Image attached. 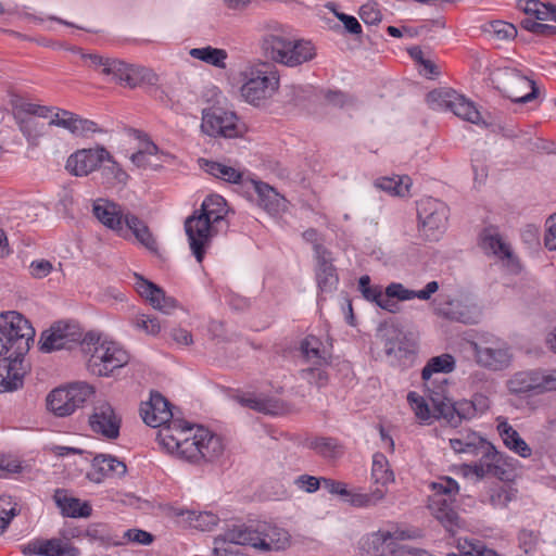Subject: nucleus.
I'll list each match as a JSON object with an SVG mask.
<instances>
[{
    "instance_id": "473e14b6",
    "label": "nucleus",
    "mask_w": 556,
    "mask_h": 556,
    "mask_svg": "<svg viewBox=\"0 0 556 556\" xmlns=\"http://www.w3.org/2000/svg\"><path fill=\"white\" fill-rule=\"evenodd\" d=\"M387 289L388 295L393 296L399 301H409L415 298L427 301L439 290V283L433 280L428 282L422 290L414 291L405 288L400 282H392L387 287Z\"/></svg>"
},
{
    "instance_id": "c03bdc74",
    "label": "nucleus",
    "mask_w": 556,
    "mask_h": 556,
    "mask_svg": "<svg viewBox=\"0 0 556 556\" xmlns=\"http://www.w3.org/2000/svg\"><path fill=\"white\" fill-rule=\"evenodd\" d=\"M493 344L489 346V369L503 370L509 366L511 355L506 344L500 342Z\"/></svg>"
},
{
    "instance_id": "774afa93",
    "label": "nucleus",
    "mask_w": 556,
    "mask_h": 556,
    "mask_svg": "<svg viewBox=\"0 0 556 556\" xmlns=\"http://www.w3.org/2000/svg\"><path fill=\"white\" fill-rule=\"evenodd\" d=\"M392 556H433L422 548H417L407 544H401L397 551L392 553Z\"/></svg>"
},
{
    "instance_id": "5701e85b",
    "label": "nucleus",
    "mask_w": 556,
    "mask_h": 556,
    "mask_svg": "<svg viewBox=\"0 0 556 556\" xmlns=\"http://www.w3.org/2000/svg\"><path fill=\"white\" fill-rule=\"evenodd\" d=\"M135 288L153 308L164 314H170L178 306L174 298L166 295L163 289L141 276H136Z\"/></svg>"
},
{
    "instance_id": "4d7b16f0",
    "label": "nucleus",
    "mask_w": 556,
    "mask_h": 556,
    "mask_svg": "<svg viewBox=\"0 0 556 556\" xmlns=\"http://www.w3.org/2000/svg\"><path fill=\"white\" fill-rule=\"evenodd\" d=\"M482 317V309L476 304L460 305L454 318L464 324H476Z\"/></svg>"
},
{
    "instance_id": "79ce46f5",
    "label": "nucleus",
    "mask_w": 556,
    "mask_h": 556,
    "mask_svg": "<svg viewBox=\"0 0 556 556\" xmlns=\"http://www.w3.org/2000/svg\"><path fill=\"white\" fill-rule=\"evenodd\" d=\"M241 403L247 407L268 415H277L282 410V405L278 400L265 396H245L241 399Z\"/></svg>"
},
{
    "instance_id": "f8f14e48",
    "label": "nucleus",
    "mask_w": 556,
    "mask_h": 556,
    "mask_svg": "<svg viewBox=\"0 0 556 556\" xmlns=\"http://www.w3.org/2000/svg\"><path fill=\"white\" fill-rule=\"evenodd\" d=\"M431 485L434 493L429 500V509L446 530L453 531L457 526L458 516L452 507V496L458 493V483L445 477Z\"/></svg>"
},
{
    "instance_id": "69168bd1",
    "label": "nucleus",
    "mask_w": 556,
    "mask_h": 556,
    "mask_svg": "<svg viewBox=\"0 0 556 556\" xmlns=\"http://www.w3.org/2000/svg\"><path fill=\"white\" fill-rule=\"evenodd\" d=\"M321 486L333 495H340L343 498L345 497V494H348V484L342 481H337L329 478H321Z\"/></svg>"
},
{
    "instance_id": "0e129e2a",
    "label": "nucleus",
    "mask_w": 556,
    "mask_h": 556,
    "mask_svg": "<svg viewBox=\"0 0 556 556\" xmlns=\"http://www.w3.org/2000/svg\"><path fill=\"white\" fill-rule=\"evenodd\" d=\"M52 268V263L47 260H35L29 265L30 275L37 279L47 277Z\"/></svg>"
},
{
    "instance_id": "2f4dec72",
    "label": "nucleus",
    "mask_w": 556,
    "mask_h": 556,
    "mask_svg": "<svg viewBox=\"0 0 556 556\" xmlns=\"http://www.w3.org/2000/svg\"><path fill=\"white\" fill-rule=\"evenodd\" d=\"M54 500L64 516L72 518H86L91 515L92 509L87 502H81L79 498L67 496L64 491H55Z\"/></svg>"
},
{
    "instance_id": "f3484780",
    "label": "nucleus",
    "mask_w": 556,
    "mask_h": 556,
    "mask_svg": "<svg viewBox=\"0 0 556 556\" xmlns=\"http://www.w3.org/2000/svg\"><path fill=\"white\" fill-rule=\"evenodd\" d=\"M83 331L78 324L72 321L55 323L40 337V350L46 353L62 349H72L80 342Z\"/></svg>"
},
{
    "instance_id": "ddd939ff",
    "label": "nucleus",
    "mask_w": 556,
    "mask_h": 556,
    "mask_svg": "<svg viewBox=\"0 0 556 556\" xmlns=\"http://www.w3.org/2000/svg\"><path fill=\"white\" fill-rule=\"evenodd\" d=\"M93 393V388L85 382H77L52 390L47 396V408L56 417L72 415Z\"/></svg>"
},
{
    "instance_id": "e2e57ef3",
    "label": "nucleus",
    "mask_w": 556,
    "mask_h": 556,
    "mask_svg": "<svg viewBox=\"0 0 556 556\" xmlns=\"http://www.w3.org/2000/svg\"><path fill=\"white\" fill-rule=\"evenodd\" d=\"M294 484L302 491L314 493L321 486V478L319 479L309 475H301L294 480Z\"/></svg>"
},
{
    "instance_id": "a878e982",
    "label": "nucleus",
    "mask_w": 556,
    "mask_h": 556,
    "mask_svg": "<svg viewBox=\"0 0 556 556\" xmlns=\"http://www.w3.org/2000/svg\"><path fill=\"white\" fill-rule=\"evenodd\" d=\"M126 465L111 455L100 454L92 460L91 470L87 478L94 483H101L109 476L122 477L126 473Z\"/></svg>"
},
{
    "instance_id": "3c124183",
    "label": "nucleus",
    "mask_w": 556,
    "mask_h": 556,
    "mask_svg": "<svg viewBox=\"0 0 556 556\" xmlns=\"http://www.w3.org/2000/svg\"><path fill=\"white\" fill-rule=\"evenodd\" d=\"M132 326L150 336H156L160 333L162 326L156 317H152L146 314H138L132 319Z\"/></svg>"
},
{
    "instance_id": "a19ab883",
    "label": "nucleus",
    "mask_w": 556,
    "mask_h": 556,
    "mask_svg": "<svg viewBox=\"0 0 556 556\" xmlns=\"http://www.w3.org/2000/svg\"><path fill=\"white\" fill-rule=\"evenodd\" d=\"M536 370L520 371L508 381V388L513 393L533 392L536 394Z\"/></svg>"
},
{
    "instance_id": "4468645a",
    "label": "nucleus",
    "mask_w": 556,
    "mask_h": 556,
    "mask_svg": "<svg viewBox=\"0 0 556 556\" xmlns=\"http://www.w3.org/2000/svg\"><path fill=\"white\" fill-rule=\"evenodd\" d=\"M201 128L211 137L237 138L243 134L237 114L217 106L203 110Z\"/></svg>"
},
{
    "instance_id": "a18cd8bd",
    "label": "nucleus",
    "mask_w": 556,
    "mask_h": 556,
    "mask_svg": "<svg viewBox=\"0 0 556 556\" xmlns=\"http://www.w3.org/2000/svg\"><path fill=\"white\" fill-rule=\"evenodd\" d=\"M15 121L18 125V129L28 142H35L45 132V125L39 123L34 116H25Z\"/></svg>"
},
{
    "instance_id": "b1692460",
    "label": "nucleus",
    "mask_w": 556,
    "mask_h": 556,
    "mask_svg": "<svg viewBox=\"0 0 556 556\" xmlns=\"http://www.w3.org/2000/svg\"><path fill=\"white\" fill-rule=\"evenodd\" d=\"M519 468V462L506 453L500 452L489 442V475L497 477L502 482L513 481Z\"/></svg>"
},
{
    "instance_id": "37998d69",
    "label": "nucleus",
    "mask_w": 556,
    "mask_h": 556,
    "mask_svg": "<svg viewBox=\"0 0 556 556\" xmlns=\"http://www.w3.org/2000/svg\"><path fill=\"white\" fill-rule=\"evenodd\" d=\"M517 490L508 482L493 484L491 488L490 502L494 507L504 508L516 498Z\"/></svg>"
},
{
    "instance_id": "aec40b11",
    "label": "nucleus",
    "mask_w": 556,
    "mask_h": 556,
    "mask_svg": "<svg viewBox=\"0 0 556 556\" xmlns=\"http://www.w3.org/2000/svg\"><path fill=\"white\" fill-rule=\"evenodd\" d=\"M247 193H255L257 204L270 215H278L287 210V200L271 186L261 180L251 178L245 181Z\"/></svg>"
},
{
    "instance_id": "f704fd0d",
    "label": "nucleus",
    "mask_w": 556,
    "mask_h": 556,
    "mask_svg": "<svg viewBox=\"0 0 556 556\" xmlns=\"http://www.w3.org/2000/svg\"><path fill=\"white\" fill-rule=\"evenodd\" d=\"M386 495L387 490L382 488H372L368 493L348 489L344 501L354 507L367 508L378 505L384 500Z\"/></svg>"
},
{
    "instance_id": "864d4df0",
    "label": "nucleus",
    "mask_w": 556,
    "mask_h": 556,
    "mask_svg": "<svg viewBox=\"0 0 556 556\" xmlns=\"http://www.w3.org/2000/svg\"><path fill=\"white\" fill-rule=\"evenodd\" d=\"M78 116L79 115H77V114H75L73 112L58 109L56 113L54 114V116L49 122V125L50 126L62 127V128L68 130L72 135H74V131H75L76 125H77Z\"/></svg>"
},
{
    "instance_id": "c85d7f7f",
    "label": "nucleus",
    "mask_w": 556,
    "mask_h": 556,
    "mask_svg": "<svg viewBox=\"0 0 556 556\" xmlns=\"http://www.w3.org/2000/svg\"><path fill=\"white\" fill-rule=\"evenodd\" d=\"M407 402L409 403V406L415 413L417 419L424 424H431L433 419L439 418L450 419L453 416V406L451 413L447 416L441 415L429 399L427 401L425 396L418 394L415 391H410L407 394Z\"/></svg>"
},
{
    "instance_id": "58836bf2",
    "label": "nucleus",
    "mask_w": 556,
    "mask_h": 556,
    "mask_svg": "<svg viewBox=\"0 0 556 556\" xmlns=\"http://www.w3.org/2000/svg\"><path fill=\"white\" fill-rule=\"evenodd\" d=\"M124 86L136 88L142 85H154L157 81L156 74L144 66L130 64L127 75L125 76Z\"/></svg>"
},
{
    "instance_id": "de8ad7c7",
    "label": "nucleus",
    "mask_w": 556,
    "mask_h": 556,
    "mask_svg": "<svg viewBox=\"0 0 556 556\" xmlns=\"http://www.w3.org/2000/svg\"><path fill=\"white\" fill-rule=\"evenodd\" d=\"M494 254L498 256L507 271L517 275L521 271L522 266L519 260L513 254L510 245H495Z\"/></svg>"
},
{
    "instance_id": "09e8293b",
    "label": "nucleus",
    "mask_w": 556,
    "mask_h": 556,
    "mask_svg": "<svg viewBox=\"0 0 556 556\" xmlns=\"http://www.w3.org/2000/svg\"><path fill=\"white\" fill-rule=\"evenodd\" d=\"M517 35L516 27L507 22L492 21L489 23V40L494 38L496 40L514 39Z\"/></svg>"
},
{
    "instance_id": "1a4fd4ad",
    "label": "nucleus",
    "mask_w": 556,
    "mask_h": 556,
    "mask_svg": "<svg viewBox=\"0 0 556 556\" xmlns=\"http://www.w3.org/2000/svg\"><path fill=\"white\" fill-rule=\"evenodd\" d=\"M0 336L9 352L26 355L34 341L35 330L22 314L9 311L0 314Z\"/></svg>"
},
{
    "instance_id": "6ab92c4d",
    "label": "nucleus",
    "mask_w": 556,
    "mask_h": 556,
    "mask_svg": "<svg viewBox=\"0 0 556 556\" xmlns=\"http://www.w3.org/2000/svg\"><path fill=\"white\" fill-rule=\"evenodd\" d=\"M105 161H111V154L103 147L81 149L71 154L66 161V169L74 176H87Z\"/></svg>"
},
{
    "instance_id": "49530a36",
    "label": "nucleus",
    "mask_w": 556,
    "mask_h": 556,
    "mask_svg": "<svg viewBox=\"0 0 556 556\" xmlns=\"http://www.w3.org/2000/svg\"><path fill=\"white\" fill-rule=\"evenodd\" d=\"M312 447L325 458L336 459L342 455V448L334 439H316L312 442Z\"/></svg>"
},
{
    "instance_id": "a211bd4d",
    "label": "nucleus",
    "mask_w": 556,
    "mask_h": 556,
    "mask_svg": "<svg viewBox=\"0 0 556 556\" xmlns=\"http://www.w3.org/2000/svg\"><path fill=\"white\" fill-rule=\"evenodd\" d=\"M28 365L25 355L7 353L0 359V393L14 392L23 387Z\"/></svg>"
},
{
    "instance_id": "20e7f679",
    "label": "nucleus",
    "mask_w": 556,
    "mask_h": 556,
    "mask_svg": "<svg viewBox=\"0 0 556 556\" xmlns=\"http://www.w3.org/2000/svg\"><path fill=\"white\" fill-rule=\"evenodd\" d=\"M241 97L254 106L264 104L279 88V77L266 64L247 66L241 73Z\"/></svg>"
},
{
    "instance_id": "bb28decb",
    "label": "nucleus",
    "mask_w": 556,
    "mask_h": 556,
    "mask_svg": "<svg viewBox=\"0 0 556 556\" xmlns=\"http://www.w3.org/2000/svg\"><path fill=\"white\" fill-rule=\"evenodd\" d=\"M202 168L217 179L238 185L242 190L245 189V181L251 180L244 170L216 161L203 160Z\"/></svg>"
},
{
    "instance_id": "052dcab7",
    "label": "nucleus",
    "mask_w": 556,
    "mask_h": 556,
    "mask_svg": "<svg viewBox=\"0 0 556 556\" xmlns=\"http://www.w3.org/2000/svg\"><path fill=\"white\" fill-rule=\"evenodd\" d=\"M359 16L365 24L377 25L381 22L382 14L376 3L363 4L359 9Z\"/></svg>"
},
{
    "instance_id": "cd10ccee",
    "label": "nucleus",
    "mask_w": 556,
    "mask_h": 556,
    "mask_svg": "<svg viewBox=\"0 0 556 556\" xmlns=\"http://www.w3.org/2000/svg\"><path fill=\"white\" fill-rule=\"evenodd\" d=\"M24 553L45 556H76V549L60 539L34 540L24 548Z\"/></svg>"
},
{
    "instance_id": "9d476101",
    "label": "nucleus",
    "mask_w": 556,
    "mask_h": 556,
    "mask_svg": "<svg viewBox=\"0 0 556 556\" xmlns=\"http://www.w3.org/2000/svg\"><path fill=\"white\" fill-rule=\"evenodd\" d=\"M93 214L99 222L113 230L122 229L124 222L139 243H153L155 241L152 231L142 219L134 214L123 216L119 207L114 203H94Z\"/></svg>"
},
{
    "instance_id": "13d9d810",
    "label": "nucleus",
    "mask_w": 556,
    "mask_h": 556,
    "mask_svg": "<svg viewBox=\"0 0 556 556\" xmlns=\"http://www.w3.org/2000/svg\"><path fill=\"white\" fill-rule=\"evenodd\" d=\"M358 290L365 300L378 304L381 295L383 293L382 288L380 286H371L370 277L364 275L358 280Z\"/></svg>"
},
{
    "instance_id": "6e6d98bb",
    "label": "nucleus",
    "mask_w": 556,
    "mask_h": 556,
    "mask_svg": "<svg viewBox=\"0 0 556 556\" xmlns=\"http://www.w3.org/2000/svg\"><path fill=\"white\" fill-rule=\"evenodd\" d=\"M16 504L11 496H0V533L3 532L12 518L16 515Z\"/></svg>"
},
{
    "instance_id": "c756f323",
    "label": "nucleus",
    "mask_w": 556,
    "mask_h": 556,
    "mask_svg": "<svg viewBox=\"0 0 556 556\" xmlns=\"http://www.w3.org/2000/svg\"><path fill=\"white\" fill-rule=\"evenodd\" d=\"M198 211L213 220L216 227H220L224 231H227L228 222L226 219V215L228 213V207L226 200L222 195H207Z\"/></svg>"
},
{
    "instance_id": "4c0bfd02",
    "label": "nucleus",
    "mask_w": 556,
    "mask_h": 556,
    "mask_svg": "<svg viewBox=\"0 0 556 556\" xmlns=\"http://www.w3.org/2000/svg\"><path fill=\"white\" fill-rule=\"evenodd\" d=\"M236 529V525L228 527L222 534L214 540V556H243L235 545L247 546V543L239 539H230V532Z\"/></svg>"
},
{
    "instance_id": "680f3d73",
    "label": "nucleus",
    "mask_w": 556,
    "mask_h": 556,
    "mask_svg": "<svg viewBox=\"0 0 556 556\" xmlns=\"http://www.w3.org/2000/svg\"><path fill=\"white\" fill-rule=\"evenodd\" d=\"M102 131L103 130L99 127V125L96 122L78 116L74 136L89 137L96 132H102Z\"/></svg>"
},
{
    "instance_id": "f03ea898",
    "label": "nucleus",
    "mask_w": 556,
    "mask_h": 556,
    "mask_svg": "<svg viewBox=\"0 0 556 556\" xmlns=\"http://www.w3.org/2000/svg\"><path fill=\"white\" fill-rule=\"evenodd\" d=\"M230 539H239L261 552H270L283 549L289 545V532L268 521H258L253 525H236V529L230 532Z\"/></svg>"
},
{
    "instance_id": "7c9ffc66",
    "label": "nucleus",
    "mask_w": 556,
    "mask_h": 556,
    "mask_svg": "<svg viewBox=\"0 0 556 556\" xmlns=\"http://www.w3.org/2000/svg\"><path fill=\"white\" fill-rule=\"evenodd\" d=\"M176 515L179 518V522L201 531L213 530L219 521L218 516L212 511L179 509Z\"/></svg>"
},
{
    "instance_id": "603ef678",
    "label": "nucleus",
    "mask_w": 556,
    "mask_h": 556,
    "mask_svg": "<svg viewBox=\"0 0 556 556\" xmlns=\"http://www.w3.org/2000/svg\"><path fill=\"white\" fill-rule=\"evenodd\" d=\"M383 349L387 355L400 356L402 352L401 333L395 329H384L382 331Z\"/></svg>"
},
{
    "instance_id": "39448f33",
    "label": "nucleus",
    "mask_w": 556,
    "mask_h": 556,
    "mask_svg": "<svg viewBox=\"0 0 556 556\" xmlns=\"http://www.w3.org/2000/svg\"><path fill=\"white\" fill-rule=\"evenodd\" d=\"M262 47L273 61L290 67L308 62L316 55V49L311 41L290 40L275 34L266 35Z\"/></svg>"
},
{
    "instance_id": "4be33fe9",
    "label": "nucleus",
    "mask_w": 556,
    "mask_h": 556,
    "mask_svg": "<svg viewBox=\"0 0 556 556\" xmlns=\"http://www.w3.org/2000/svg\"><path fill=\"white\" fill-rule=\"evenodd\" d=\"M185 231L189 243H207L219 233L225 232L198 210L185 220Z\"/></svg>"
},
{
    "instance_id": "f257e3e1",
    "label": "nucleus",
    "mask_w": 556,
    "mask_h": 556,
    "mask_svg": "<svg viewBox=\"0 0 556 556\" xmlns=\"http://www.w3.org/2000/svg\"><path fill=\"white\" fill-rule=\"evenodd\" d=\"M140 414L148 426L160 428V445L178 458L190 463L212 462L224 452L217 434L204 427L194 429L180 419H174L169 402L157 392L151 393L150 400L141 405Z\"/></svg>"
},
{
    "instance_id": "6e6552de",
    "label": "nucleus",
    "mask_w": 556,
    "mask_h": 556,
    "mask_svg": "<svg viewBox=\"0 0 556 556\" xmlns=\"http://www.w3.org/2000/svg\"><path fill=\"white\" fill-rule=\"evenodd\" d=\"M426 101L433 110L451 111L457 117L471 124H485L475 102L454 89H434L427 94Z\"/></svg>"
},
{
    "instance_id": "9b49d317",
    "label": "nucleus",
    "mask_w": 556,
    "mask_h": 556,
    "mask_svg": "<svg viewBox=\"0 0 556 556\" xmlns=\"http://www.w3.org/2000/svg\"><path fill=\"white\" fill-rule=\"evenodd\" d=\"M450 208L441 200L426 197L417 202L419 232L428 240H438L445 231Z\"/></svg>"
},
{
    "instance_id": "2eb2a0df",
    "label": "nucleus",
    "mask_w": 556,
    "mask_h": 556,
    "mask_svg": "<svg viewBox=\"0 0 556 556\" xmlns=\"http://www.w3.org/2000/svg\"><path fill=\"white\" fill-rule=\"evenodd\" d=\"M88 424L93 433L113 441L119 437L122 416L110 402L98 400L92 405Z\"/></svg>"
},
{
    "instance_id": "8fccbe9b",
    "label": "nucleus",
    "mask_w": 556,
    "mask_h": 556,
    "mask_svg": "<svg viewBox=\"0 0 556 556\" xmlns=\"http://www.w3.org/2000/svg\"><path fill=\"white\" fill-rule=\"evenodd\" d=\"M536 394L556 391V369H536Z\"/></svg>"
},
{
    "instance_id": "338daca9",
    "label": "nucleus",
    "mask_w": 556,
    "mask_h": 556,
    "mask_svg": "<svg viewBox=\"0 0 556 556\" xmlns=\"http://www.w3.org/2000/svg\"><path fill=\"white\" fill-rule=\"evenodd\" d=\"M124 538H127L128 541L130 542H135L142 545H149L153 541V536L151 533L140 529H129L125 531Z\"/></svg>"
},
{
    "instance_id": "bf43d9fd",
    "label": "nucleus",
    "mask_w": 556,
    "mask_h": 556,
    "mask_svg": "<svg viewBox=\"0 0 556 556\" xmlns=\"http://www.w3.org/2000/svg\"><path fill=\"white\" fill-rule=\"evenodd\" d=\"M301 376L308 383L315 384L317 387H324L328 382V374L323 368V365H317L316 367L303 369L301 371Z\"/></svg>"
},
{
    "instance_id": "7ed1b4c3",
    "label": "nucleus",
    "mask_w": 556,
    "mask_h": 556,
    "mask_svg": "<svg viewBox=\"0 0 556 556\" xmlns=\"http://www.w3.org/2000/svg\"><path fill=\"white\" fill-rule=\"evenodd\" d=\"M456 362L451 354H441L431 357L421 370V379L427 397L434 404L437 410L447 416L452 410V402L446 392V380L434 378L438 374H450L455 369Z\"/></svg>"
},
{
    "instance_id": "412c9836",
    "label": "nucleus",
    "mask_w": 556,
    "mask_h": 556,
    "mask_svg": "<svg viewBox=\"0 0 556 556\" xmlns=\"http://www.w3.org/2000/svg\"><path fill=\"white\" fill-rule=\"evenodd\" d=\"M316 280L321 292L330 293L337 289L339 277L333 266L332 253L326 245H315Z\"/></svg>"
},
{
    "instance_id": "393cba45",
    "label": "nucleus",
    "mask_w": 556,
    "mask_h": 556,
    "mask_svg": "<svg viewBox=\"0 0 556 556\" xmlns=\"http://www.w3.org/2000/svg\"><path fill=\"white\" fill-rule=\"evenodd\" d=\"M495 421L498 437L501 438L505 447L522 458L531 457L532 448L521 438L518 431L508 422L507 418L498 416Z\"/></svg>"
},
{
    "instance_id": "0eeeda50",
    "label": "nucleus",
    "mask_w": 556,
    "mask_h": 556,
    "mask_svg": "<svg viewBox=\"0 0 556 556\" xmlns=\"http://www.w3.org/2000/svg\"><path fill=\"white\" fill-rule=\"evenodd\" d=\"M87 369L94 376L109 377L114 370L126 366L130 361L129 353L118 343L108 339L98 338L87 346Z\"/></svg>"
},
{
    "instance_id": "e433bc0d",
    "label": "nucleus",
    "mask_w": 556,
    "mask_h": 556,
    "mask_svg": "<svg viewBox=\"0 0 556 556\" xmlns=\"http://www.w3.org/2000/svg\"><path fill=\"white\" fill-rule=\"evenodd\" d=\"M374 185L390 195L404 198L409 195L412 179L408 176L380 177Z\"/></svg>"
},
{
    "instance_id": "72a5a7b5",
    "label": "nucleus",
    "mask_w": 556,
    "mask_h": 556,
    "mask_svg": "<svg viewBox=\"0 0 556 556\" xmlns=\"http://www.w3.org/2000/svg\"><path fill=\"white\" fill-rule=\"evenodd\" d=\"M371 481L375 488H382L388 491V485L395 480L388 458L382 453H375L371 465Z\"/></svg>"
},
{
    "instance_id": "dca6fc26",
    "label": "nucleus",
    "mask_w": 556,
    "mask_h": 556,
    "mask_svg": "<svg viewBox=\"0 0 556 556\" xmlns=\"http://www.w3.org/2000/svg\"><path fill=\"white\" fill-rule=\"evenodd\" d=\"M409 530H378L365 535L361 541L362 551L368 556H392L397 551L401 542L412 539Z\"/></svg>"
},
{
    "instance_id": "c9c22d12",
    "label": "nucleus",
    "mask_w": 556,
    "mask_h": 556,
    "mask_svg": "<svg viewBox=\"0 0 556 556\" xmlns=\"http://www.w3.org/2000/svg\"><path fill=\"white\" fill-rule=\"evenodd\" d=\"M189 55L192 59L199 60L219 70H225L227 67L226 61L228 59V53L225 49L214 48L212 46L192 48L189 51Z\"/></svg>"
},
{
    "instance_id": "ea45409f",
    "label": "nucleus",
    "mask_w": 556,
    "mask_h": 556,
    "mask_svg": "<svg viewBox=\"0 0 556 556\" xmlns=\"http://www.w3.org/2000/svg\"><path fill=\"white\" fill-rule=\"evenodd\" d=\"M301 351L303 355L314 365L327 364V353L323 342L315 336H307L301 342Z\"/></svg>"
},
{
    "instance_id": "423d86ee",
    "label": "nucleus",
    "mask_w": 556,
    "mask_h": 556,
    "mask_svg": "<svg viewBox=\"0 0 556 556\" xmlns=\"http://www.w3.org/2000/svg\"><path fill=\"white\" fill-rule=\"evenodd\" d=\"M493 87L514 103H528L539 94L534 80L511 66L496 67L489 73Z\"/></svg>"
},
{
    "instance_id": "5fc2aeb1",
    "label": "nucleus",
    "mask_w": 556,
    "mask_h": 556,
    "mask_svg": "<svg viewBox=\"0 0 556 556\" xmlns=\"http://www.w3.org/2000/svg\"><path fill=\"white\" fill-rule=\"evenodd\" d=\"M128 63L117 60V59H111L109 63L105 64V67H103V74L108 76H112V78L121 84L124 85L127 72L129 70Z\"/></svg>"
}]
</instances>
